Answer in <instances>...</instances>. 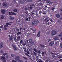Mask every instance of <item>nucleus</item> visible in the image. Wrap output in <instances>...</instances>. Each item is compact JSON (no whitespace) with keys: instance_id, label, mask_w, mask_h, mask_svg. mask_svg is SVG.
<instances>
[{"instance_id":"26","label":"nucleus","mask_w":62,"mask_h":62,"mask_svg":"<svg viewBox=\"0 0 62 62\" xmlns=\"http://www.w3.org/2000/svg\"><path fill=\"white\" fill-rule=\"evenodd\" d=\"M7 54H8V53H5L3 54V55H4V56H5V55H7Z\"/></svg>"},{"instance_id":"3","label":"nucleus","mask_w":62,"mask_h":62,"mask_svg":"<svg viewBox=\"0 0 62 62\" xmlns=\"http://www.w3.org/2000/svg\"><path fill=\"white\" fill-rule=\"evenodd\" d=\"M49 44L50 46H53L54 44V41H51L50 42Z\"/></svg>"},{"instance_id":"35","label":"nucleus","mask_w":62,"mask_h":62,"mask_svg":"<svg viewBox=\"0 0 62 62\" xmlns=\"http://www.w3.org/2000/svg\"><path fill=\"white\" fill-rule=\"evenodd\" d=\"M25 13H26V14H27V15H28V12H25Z\"/></svg>"},{"instance_id":"22","label":"nucleus","mask_w":62,"mask_h":62,"mask_svg":"<svg viewBox=\"0 0 62 62\" xmlns=\"http://www.w3.org/2000/svg\"><path fill=\"white\" fill-rule=\"evenodd\" d=\"M6 24L7 25H11V24L9 23H6Z\"/></svg>"},{"instance_id":"28","label":"nucleus","mask_w":62,"mask_h":62,"mask_svg":"<svg viewBox=\"0 0 62 62\" xmlns=\"http://www.w3.org/2000/svg\"><path fill=\"white\" fill-rule=\"evenodd\" d=\"M24 51L25 52H26V48L25 47L24 48Z\"/></svg>"},{"instance_id":"51","label":"nucleus","mask_w":62,"mask_h":62,"mask_svg":"<svg viewBox=\"0 0 62 62\" xmlns=\"http://www.w3.org/2000/svg\"><path fill=\"white\" fill-rule=\"evenodd\" d=\"M0 53H3V51L1 50L0 52Z\"/></svg>"},{"instance_id":"49","label":"nucleus","mask_w":62,"mask_h":62,"mask_svg":"<svg viewBox=\"0 0 62 62\" xmlns=\"http://www.w3.org/2000/svg\"><path fill=\"white\" fill-rule=\"evenodd\" d=\"M28 20H29V18H27L26 19V21H28Z\"/></svg>"},{"instance_id":"23","label":"nucleus","mask_w":62,"mask_h":62,"mask_svg":"<svg viewBox=\"0 0 62 62\" xmlns=\"http://www.w3.org/2000/svg\"><path fill=\"white\" fill-rule=\"evenodd\" d=\"M27 1L29 3L31 2H32V0H27Z\"/></svg>"},{"instance_id":"58","label":"nucleus","mask_w":62,"mask_h":62,"mask_svg":"<svg viewBox=\"0 0 62 62\" xmlns=\"http://www.w3.org/2000/svg\"><path fill=\"white\" fill-rule=\"evenodd\" d=\"M59 58L60 59V58H62V57L61 56H60L59 57Z\"/></svg>"},{"instance_id":"52","label":"nucleus","mask_w":62,"mask_h":62,"mask_svg":"<svg viewBox=\"0 0 62 62\" xmlns=\"http://www.w3.org/2000/svg\"><path fill=\"white\" fill-rule=\"evenodd\" d=\"M47 3H49V4H51V2L48 1V2H47Z\"/></svg>"},{"instance_id":"14","label":"nucleus","mask_w":62,"mask_h":62,"mask_svg":"<svg viewBox=\"0 0 62 62\" xmlns=\"http://www.w3.org/2000/svg\"><path fill=\"white\" fill-rule=\"evenodd\" d=\"M53 39L54 40H58V37H55Z\"/></svg>"},{"instance_id":"9","label":"nucleus","mask_w":62,"mask_h":62,"mask_svg":"<svg viewBox=\"0 0 62 62\" xmlns=\"http://www.w3.org/2000/svg\"><path fill=\"white\" fill-rule=\"evenodd\" d=\"M3 5L4 7H7L8 4L6 2H4L3 3Z\"/></svg>"},{"instance_id":"11","label":"nucleus","mask_w":62,"mask_h":62,"mask_svg":"<svg viewBox=\"0 0 62 62\" xmlns=\"http://www.w3.org/2000/svg\"><path fill=\"white\" fill-rule=\"evenodd\" d=\"M30 29V30H32L33 33L34 34L35 33V30H34V29H33L32 28H31Z\"/></svg>"},{"instance_id":"7","label":"nucleus","mask_w":62,"mask_h":62,"mask_svg":"<svg viewBox=\"0 0 62 62\" xmlns=\"http://www.w3.org/2000/svg\"><path fill=\"white\" fill-rule=\"evenodd\" d=\"M12 47L13 48H14V50H17V47L16 46H15L14 45H12Z\"/></svg>"},{"instance_id":"40","label":"nucleus","mask_w":62,"mask_h":62,"mask_svg":"<svg viewBox=\"0 0 62 62\" xmlns=\"http://www.w3.org/2000/svg\"><path fill=\"white\" fill-rule=\"evenodd\" d=\"M3 25H1V26H0V28L3 29Z\"/></svg>"},{"instance_id":"25","label":"nucleus","mask_w":62,"mask_h":62,"mask_svg":"<svg viewBox=\"0 0 62 62\" xmlns=\"http://www.w3.org/2000/svg\"><path fill=\"white\" fill-rule=\"evenodd\" d=\"M54 9H55V8H54V7H53L51 9V10H53V11H54Z\"/></svg>"},{"instance_id":"56","label":"nucleus","mask_w":62,"mask_h":62,"mask_svg":"<svg viewBox=\"0 0 62 62\" xmlns=\"http://www.w3.org/2000/svg\"><path fill=\"white\" fill-rule=\"evenodd\" d=\"M30 9H32V8H32V7H30Z\"/></svg>"},{"instance_id":"10","label":"nucleus","mask_w":62,"mask_h":62,"mask_svg":"<svg viewBox=\"0 0 62 62\" xmlns=\"http://www.w3.org/2000/svg\"><path fill=\"white\" fill-rule=\"evenodd\" d=\"M3 44L2 43H0V48H3Z\"/></svg>"},{"instance_id":"57","label":"nucleus","mask_w":62,"mask_h":62,"mask_svg":"<svg viewBox=\"0 0 62 62\" xmlns=\"http://www.w3.org/2000/svg\"><path fill=\"white\" fill-rule=\"evenodd\" d=\"M9 23H11H11H13V22H9Z\"/></svg>"},{"instance_id":"18","label":"nucleus","mask_w":62,"mask_h":62,"mask_svg":"<svg viewBox=\"0 0 62 62\" xmlns=\"http://www.w3.org/2000/svg\"><path fill=\"white\" fill-rule=\"evenodd\" d=\"M29 42L30 43H33V41L31 39H30L29 40Z\"/></svg>"},{"instance_id":"30","label":"nucleus","mask_w":62,"mask_h":62,"mask_svg":"<svg viewBox=\"0 0 62 62\" xmlns=\"http://www.w3.org/2000/svg\"><path fill=\"white\" fill-rule=\"evenodd\" d=\"M13 38L12 37H11L9 38V39L11 40H12Z\"/></svg>"},{"instance_id":"54","label":"nucleus","mask_w":62,"mask_h":62,"mask_svg":"<svg viewBox=\"0 0 62 62\" xmlns=\"http://www.w3.org/2000/svg\"><path fill=\"white\" fill-rule=\"evenodd\" d=\"M3 62H6L7 61L6 60H4L3 61Z\"/></svg>"},{"instance_id":"53","label":"nucleus","mask_w":62,"mask_h":62,"mask_svg":"<svg viewBox=\"0 0 62 62\" xmlns=\"http://www.w3.org/2000/svg\"><path fill=\"white\" fill-rule=\"evenodd\" d=\"M4 26L5 27H8V25H5Z\"/></svg>"},{"instance_id":"4","label":"nucleus","mask_w":62,"mask_h":62,"mask_svg":"<svg viewBox=\"0 0 62 62\" xmlns=\"http://www.w3.org/2000/svg\"><path fill=\"white\" fill-rule=\"evenodd\" d=\"M27 0H20V3L21 4H23L25 1H26Z\"/></svg>"},{"instance_id":"15","label":"nucleus","mask_w":62,"mask_h":62,"mask_svg":"<svg viewBox=\"0 0 62 62\" xmlns=\"http://www.w3.org/2000/svg\"><path fill=\"white\" fill-rule=\"evenodd\" d=\"M9 19L11 20H14V17L11 16H10L9 17Z\"/></svg>"},{"instance_id":"31","label":"nucleus","mask_w":62,"mask_h":62,"mask_svg":"<svg viewBox=\"0 0 62 62\" xmlns=\"http://www.w3.org/2000/svg\"><path fill=\"white\" fill-rule=\"evenodd\" d=\"M58 37H62V35L61 34H60L58 35Z\"/></svg>"},{"instance_id":"44","label":"nucleus","mask_w":62,"mask_h":62,"mask_svg":"<svg viewBox=\"0 0 62 62\" xmlns=\"http://www.w3.org/2000/svg\"><path fill=\"white\" fill-rule=\"evenodd\" d=\"M26 42H25L23 44V46H25L26 45Z\"/></svg>"},{"instance_id":"6","label":"nucleus","mask_w":62,"mask_h":62,"mask_svg":"<svg viewBox=\"0 0 62 62\" xmlns=\"http://www.w3.org/2000/svg\"><path fill=\"white\" fill-rule=\"evenodd\" d=\"M0 59L1 60H6V59L5 57L3 56H1L0 58Z\"/></svg>"},{"instance_id":"47","label":"nucleus","mask_w":62,"mask_h":62,"mask_svg":"<svg viewBox=\"0 0 62 62\" xmlns=\"http://www.w3.org/2000/svg\"><path fill=\"white\" fill-rule=\"evenodd\" d=\"M33 53H34V54H35V55H37V54L35 52H33Z\"/></svg>"},{"instance_id":"33","label":"nucleus","mask_w":62,"mask_h":62,"mask_svg":"<svg viewBox=\"0 0 62 62\" xmlns=\"http://www.w3.org/2000/svg\"><path fill=\"white\" fill-rule=\"evenodd\" d=\"M60 47L62 48V42L60 44Z\"/></svg>"},{"instance_id":"38","label":"nucleus","mask_w":62,"mask_h":62,"mask_svg":"<svg viewBox=\"0 0 62 62\" xmlns=\"http://www.w3.org/2000/svg\"><path fill=\"white\" fill-rule=\"evenodd\" d=\"M13 12L11 11V12H9V14L10 15H11V14H12V13Z\"/></svg>"},{"instance_id":"45","label":"nucleus","mask_w":62,"mask_h":62,"mask_svg":"<svg viewBox=\"0 0 62 62\" xmlns=\"http://www.w3.org/2000/svg\"><path fill=\"white\" fill-rule=\"evenodd\" d=\"M36 58H37V59H36V61H38V58H39V57H38V56H37L36 57Z\"/></svg>"},{"instance_id":"27","label":"nucleus","mask_w":62,"mask_h":62,"mask_svg":"<svg viewBox=\"0 0 62 62\" xmlns=\"http://www.w3.org/2000/svg\"><path fill=\"white\" fill-rule=\"evenodd\" d=\"M23 57V58H24V59H25V60H28V59L26 57Z\"/></svg>"},{"instance_id":"63","label":"nucleus","mask_w":62,"mask_h":62,"mask_svg":"<svg viewBox=\"0 0 62 62\" xmlns=\"http://www.w3.org/2000/svg\"><path fill=\"white\" fill-rule=\"evenodd\" d=\"M29 21H30V17H29Z\"/></svg>"},{"instance_id":"21","label":"nucleus","mask_w":62,"mask_h":62,"mask_svg":"<svg viewBox=\"0 0 62 62\" xmlns=\"http://www.w3.org/2000/svg\"><path fill=\"white\" fill-rule=\"evenodd\" d=\"M40 46L41 47V48H42V47H45V46L44 45H42L41 44L40 45Z\"/></svg>"},{"instance_id":"13","label":"nucleus","mask_w":62,"mask_h":62,"mask_svg":"<svg viewBox=\"0 0 62 62\" xmlns=\"http://www.w3.org/2000/svg\"><path fill=\"white\" fill-rule=\"evenodd\" d=\"M36 24V21L34 20L33 21L32 24L33 25H34Z\"/></svg>"},{"instance_id":"37","label":"nucleus","mask_w":62,"mask_h":62,"mask_svg":"<svg viewBox=\"0 0 62 62\" xmlns=\"http://www.w3.org/2000/svg\"><path fill=\"white\" fill-rule=\"evenodd\" d=\"M22 42H23V40H21L20 42V44H22Z\"/></svg>"},{"instance_id":"50","label":"nucleus","mask_w":62,"mask_h":62,"mask_svg":"<svg viewBox=\"0 0 62 62\" xmlns=\"http://www.w3.org/2000/svg\"><path fill=\"white\" fill-rule=\"evenodd\" d=\"M50 22H53V20L52 19H51L50 20Z\"/></svg>"},{"instance_id":"60","label":"nucleus","mask_w":62,"mask_h":62,"mask_svg":"<svg viewBox=\"0 0 62 62\" xmlns=\"http://www.w3.org/2000/svg\"><path fill=\"white\" fill-rule=\"evenodd\" d=\"M20 31H21L22 30V28H20L19 29Z\"/></svg>"},{"instance_id":"41","label":"nucleus","mask_w":62,"mask_h":62,"mask_svg":"<svg viewBox=\"0 0 62 62\" xmlns=\"http://www.w3.org/2000/svg\"><path fill=\"white\" fill-rule=\"evenodd\" d=\"M37 36L38 37H39V31L38 32V34H37Z\"/></svg>"},{"instance_id":"36","label":"nucleus","mask_w":62,"mask_h":62,"mask_svg":"<svg viewBox=\"0 0 62 62\" xmlns=\"http://www.w3.org/2000/svg\"><path fill=\"white\" fill-rule=\"evenodd\" d=\"M15 56L14 54H11V56L12 57H14Z\"/></svg>"},{"instance_id":"16","label":"nucleus","mask_w":62,"mask_h":62,"mask_svg":"<svg viewBox=\"0 0 62 62\" xmlns=\"http://www.w3.org/2000/svg\"><path fill=\"white\" fill-rule=\"evenodd\" d=\"M13 11L14 12H17L18 11V10L16 9H14L13 10Z\"/></svg>"},{"instance_id":"43","label":"nucleus","mask_w":62,"mask_h":62,"mask_svg":"<svg viewBox=\"0 0 62 62\" xmlns=\"http://www.w3.org/2000/svg\"><path fill=\"white\" fill-rule=\"evenodd\" d=\"M30 6H31V7H32V6H34V4H31L30 5Z\"/></svg>"},{"instance_id":"17","label":"nucleus","mask_w":62,"mask_h":62,"mask_svg":"<svg viewBox=\"0 0 62 62\" xmlns=\"http://www.w3.org/2000/svg\"><path fill=\"white\" fill-rule=\"evenodd\" d=\"M16 15V13L13 12L12 13V14H11V15Z\"/></svg>"},{"instance_id":"29","label":"nucleus","mask_w":62,"mask_h":62,"mask_svg":"<svg viewBox=\"0 0 62 62\" xmlns=\"http://www.w3.org/2000/svg\"><path fill=\"white\" fill-rule=\"evenodd\" d=\"M4 30H7V29H8L6 27H5V26H4Z\"/></svg>"},{"instance_id":"62","label":"nucleus","mask_w":62,"mask_h":62,"mask_svg":"<svg viewBox=\"0 0 62 62\" xmlns=\"http://www.w3.org/2000/svg\"><path fill=\"white\" fill-rule=\"evenodd\" d=\"M39 62H42V60H40L39 61Z\"/></svg>"},{"instance_id":"24","label":"nucleus","mask_w":62,"mask_h":62,"mask_svg":"<svg viewBox=\"0 0 62 62\" xmlns=\"http://www.w3.org/2000/svg\"><path fill=\"white\" fill-rule=\"evenodd\" d=\"M1 19H4V16L3 15H2V16H1Z\"/></svg>"},{"instance_id":"55","label":"nucleus","mask_w":62,"mask_h":62,"mask_svg":"<svg viewBox=\"0 0 62 62\" xmlns=\"http://www.w3.org/2000/svg\"><path fill=\"white\" fill-rule=\"evenodd\" d=\"M14 40H16V37H15V38H14Z\"/></svg>"},{"instance_id":"39","label":"nucleus","mask_w":62,"mask_h":62,"mask_svg":"<svg viewBox=\"0 0 62 62\" xmlns=\"http://www.w3.org/2000/svg\"><path fill=\"white\" fill-rule=\"evenodd\" d=\"M45 53V54H46V52H42V54H43V55L44 54V53Z\"/></svg>"},{"instance_id":"46","label":"nucleus","mask_w":62,"mask_h":62,"mask_svg":"<svg viewBox=\"0 0 62 62\" xmlns=\"http://www.w3.org/2000/svg\"><path fill=\"white\" fill-rule=\"evenodd\" d=\"M6 58H7V59H8V56H6Z\"/></svg>"},{"instance_id":"61","label":"nucleus","mask_w":62,"mask_h":62,"mask_svg":"<svg viewBox=\"0 0 62 62\" xmlns=\"http://www.w3.org/2000/svg\"><path fill=\"white\" fill-rule=\"evenodd\" d=\"M27 53L28 54H30V53H29V52H27Z\"/></svg>"},{"instance_id":"64","label":"nucleus","mask_w":62,"mask_h":62,"mask_svg":"<svg viewBox=\"0 0 62 62\" xmlns=\"http://www.w3.org/2000/svg\"><path fill=\"white\" fill-rule=\"evenodd\" d=\"M41 12H41V11H40L39 12V13L40 14L41 13Z\"/></svg>"},{"instance_id":"1","label":"nucleus","mask_w":62,"mask_h":62,"mask_svg":"<svg viewBox=\"0 0 62 62\" xmlns=\"http://www.w3.org/2000/svg\"><path fill=\"white\" fill-rule=\"evenodd\" d=\"M19 59H20V57L19 56H16V57L15 58V60L16 61H15L14 60H12V62H16L17 61L19 60Z\"/></svg>"},{"instance_id":"12","label":"nucleus","mask_w":62,"mask_h":62,"mask_svg":"<svg viewBox=\"0 0 62 62\" xmlns=\"http://www.w3.org/2000/svg\"><path fill=\"white\" fill-rule=\"evenodd\" d=\"M56 16L57 18H59L60 17V16L58 14L56 15Z\"/></svg>"},{"instance_id":"19","label":"nucleus","mask_w":62,"mask_h":62,"mask_svg":"<svg viewBox=\"0 0 62 62\" xmlns=\"http://www.w3.org/2000/svg\"><path fill=\"white\" fill-rule=\"evenodd\" d=\"M39 20H37L36 22L35 23V24L37 25V24H38V23H39Z\"/></svg>"},{"instance_id":"59","label":"nucleus","mask_w":62,"mask_h":62,"mask_svg":"<svg viewBox=\"0 0 62 62\" xmlns=\"http://www.w3.org/2000/svg\"><path fill=\"white\" fill-rule=\"evenodd\" d=\"M23 62V61H22L20 60L19 62Z\"/></svg>"},{"instance_id":"8","label":"nucleus","mask_w":62,"mask_h":62,"mask_svg":"<svg viewBox=\"0 0 62 62\" xmlns=\"http://www.w3.org/2000/svg\"><path fill=\"white\" fill-rule=\"evenodd\" d=\"M20 39H21V37H20V36H17V37L16 40L17 41H19V40H20Z\"/></svg>"},{"instance_id":"20","label":"nucleus","mask_w":62,"mask_h":62,"mask_svg":"<svg viewBox=\"0 0 62 62\" xmlns=\"http://www.w3.org/2000/svg\"><path fill=\"white\" fill-rule=\"evenodd\" d=\"M21 33V32H18L16 34L17 36H19V34H20Z\"/></svg>"},{"instance_id":"32","label":"nucleus","mask_w":62,"mask_h":62,"mask_svg":"<svg viewBox=\"0 0 62 62\" xmlns=\"http://www.w3.org/2000/svg\"><path fill=\"white\" fill-rule=\"evenodd\" d=\"M25 54L27 56H28L29 57L30 56H29V55L28 54H27V53H25Z\"/></svg>"},{"instance_id":"2","label":"nucleus","mask_w":62,"mask_h":62,"mask_svg":"<svg viewBox=\"0 0 62 62\" xmlns=\"http://www.w3.org/2000/svg\"><path fill=\"white\" fill-rule=\"evenodd\" d=\"M56 34V31L53 30L52 31L51 35L52 36H54V35H55Z\"/></svg>"},{"instance_id":"34","label":"nucleus","mask_w":62,"mask_h":62,"mask_svg":"<svg viewBox=\"0 0 62 62\" xmlns=\"http://www.w3.org/2000/svg\"><path fill=\"white\" fill-rule=\"evenodd\" d=\"M47 20V18L45 20V22H49V20Z\"/></svg>"},{"instance_id":"42","label":"nucleus","mask_w":62,"mask_h":62,"mask_svg":"<svg viewBox=\"0 0 62 62\" xmlns=\"http://www.w3.org/2000/svg\"><path fill=\"white\" fill-rule=\"evenodd\" d=\"M34 51L35 52H37V50H36V49H34Z\"/></svg>"},{"instance_id":"5","label":"nucleus","mask_w":62,"mask_h":62,"mask_svg":"<svg viewBox=\"0 0 62 62\" xmlns=\"http://www.w3.org/2000/svg\"><path fill=\"white\" fill-rule=\"evenodd\" d=\"M5 12H6V10H5L4 9H2L1 10V12L2 13V14H5Z\"/></svg>"},{"instance_id":"48","label":"nucleus","mask_w":62,"mask_h":62,"mask_svg":"<svg viewBox=\"0 0 62 62\" xmlns=\"http://www.w3.org/2000/svg\"><path fill=\"white\" fill-rule=\"evenodd\" d=\"M59 61H61V62H62V59H61L59 60Z\"/></svg>"}]
</instances>
